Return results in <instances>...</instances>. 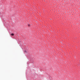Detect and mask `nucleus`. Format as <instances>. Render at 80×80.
Masks as SVG:
<instances>
[{"mask_svg": "<svg viewBox=\"0 0 80 80\" xmlns=\"http://www.w3.org/2000/svg\"><path fill=\"white\" fill-rule=\"evenodd\" d=\"M11 35H12V36H13L14 35V34L13 33L11 34Z\"/></svg>", "mask_w": 80, "mask_h": 80, "instance_id": "obj_1", "label": "nucleus"}, {"mask_svg": "<svg viewBox=\"0 0 80 80\" xmlns=\"http://www.w3.org/2000/svg\"><path fill=\"white\" fill-rule=\"evenodd\" d=\"M28 26L29 27H30V25L28 24Z\"/></svg>", "mask_w": 80, "mask_h": 80, "instance_id": "obj_2", "label": "nucleus"}, {"mask_svg": "<svg viewBox=\"0 0 80 80\" xmlns=\"http://www.w3.org/2000/svg\"><path fill=\"white\" fill-rule=\"evenodd\" d=\"M25 52L26 53H27V51H26L25 50Z\"/></svg>", "mask_w": 80, "mask_h": 80, "instance_id": "obj_3", "label": "nucleus"}]
</instances>
